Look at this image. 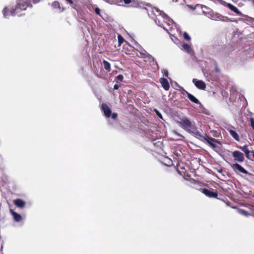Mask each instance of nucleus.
I'll return each mask as SVG.
<instances>
[{
    "instance_id": "1",
    "label": "nucleus",
    "mask_w": 254,
    "mask_h": 254,
    "mask_svg": "<svg viewBox=\"0 0 254 254\" xmlns=\"http://www.w3.org/2000/svg\"><path fill=\"white\" fill-rule=\"evenodd\" d=\"M32 3L31 0H19L17 3L15 7L12 8L10 10L11 16H21V14H19L22 10H25L28 7H32Z\"/></svg>"
},
{
    "instance_id": "2",
    "label": "nucleus",
    "mask_w": 254,
    "mask_h": 254,
    "mask_svg": "<svg viewBox=\"0 0 254 254\" xmlns=\"http://www.w3.org/2000/svg\"><path fill=\"white\" fill-rule=\"evenodd\" d=\"M180 126L184 129L189 132L191 131V129H194V126L192 125L191 122L187 118L181 119L180 121L178 122Z\"/></svg>"
},
{
    "instance_id": "3",
    "label": "nucleus",
    "mask_w": 254,
    "mask_h": 254,
    "mask_svg": "<svg viewBox=\"0 0 254 254\" xmlns=\"http://www.w3.org/2000/svg\"><path fill=\"white\" fill-rule=\"evenodd\" d=\"M123 1L126 4H130V6L133 7H137L139 6V2L136 0H111L110 2L118 5H121L120 3Z\"/></svg>"
},
{
    "instance_id": "4",
    "label": "nucleus",
    "mask_w": 254,
    "mask_h": 254,
    "mask_svg": "<svg viewBox=\"0 0 254 254\" xmlns=\"http://www.w3.org/2000/svg\"><path fill=\"white\" fill-rule=\"evenodd\" d=\"M165 162H163L162 163L166 166L171 167L173 166L174 168H175L176 166L175 164H176L178 169L179 167L181 169H183L184 168L180 165L179 160H165Z\"/></svg>"
},
{
    "instance_id": "5",
    "label": "nucleus",
    "mask_w": 254,
    "mask_h": 254,
    "mask_svg": "<svg viewBox=\"0 0 254 254\" xmlns=\"http://www.w3.org/2000/svg\"><path fill=\"white\" fill-rule=\"evenodd\" d=\"M224 5L229 8L231 11H233L237 15L239 16H243V14L235 6L231 3L225 2Z\"/></svg>"
},
{
    "instance_id": "6",
    "label": "nucleus",
    "mask_w": 254,
    "mask_h": 254,
    "mask_svg": "<svg viewBox=\"0 0 254 254\" xmlns=\"http://www.w3.org/2000/svg\"><path fill=\"white\" fill-rule=\"evenodd\" d=\"M192 82L194 84L195 86L199 89L205 90L206 88V84L202 80H199L193 78L192 79Z\"/></svg>"
},
{
    "instance_id": "7",
    "label": "nucleus",
    "mask_w": 254,
    "mask_h": 254,
    "mask_svg": "<svg viewBox=\"0 0 254 254\" xmlns=\"http://www.w3.org/2000/svg\"><path fill=\"white\" fill-rule=\"evenodd\" d=\"M102 110L103 111L104 115L106 117L109 118L111 116L112 114V111L108 105L104 103L102 104Z\"/></svg>"
},
{
    "instance_id": "8",
    "label": "nucleus",
    "mask_w": 254,
    "mask_h": 254,
    "mask_svg": "<svg viewBox=\"0 0 254 254\" xmlns=\"http://www.w3.org/2000/svg\"><path fill=\"white\" fill-rule=\"evenodd\" d=\"M233 169L237 173H242L244 174H247V171L244 169L239 164L236 163L234 164L232 166Z\"/></svg>"
},
{
    "instance_id": "9",
    "label": "nucleus",
    "mask_w": 254,
    "mask_h": 254,
    "mask_svg": "<svg viewBox=\"0 0 254 254\" xmlns=\"http://www.w3.org/2000/svg\"><path fill=\"white\" fill-rule=\"evenodd\" d=\"M204 140H205L208 144L213 149L217 147V145L214 142H217V139L213 138H209L208 137H203Z\"/></svg>"
},
{
    "instance_id": "10",
    "label": "nucleus",
    "mask_w": 254,
    "mask_h": 254,
    "mask_svg": "<svg viewBox=\"0 0 254 254\" xmlns=\"http://www.w3.org/2000/svg\"><path fill=\"white\" fill-rule=\"evenodd\" d=\"M202 192L206 196L209 197L215 198L217 196V193L216 192L211 191L207 189H202Z\"/></svg>"
},
{
    "instance_id": "11",
    "label": "nucleus",
    "mask_w": 254,
    "mask_h": 254,
    "mask_svg": "<svg viewBox=\"0 0 254 254\" xmlns=\"http://www.w3.org/2000/svg\"><path fill=\"white\" fill-rule=\"evenodd\" d=\"M233 49L228 46H225L221 48V51L222 54L226 57H229Z\"/></svg>"
},
{
    "instance_id": "12",
    "label": "nucleus",
    "mask_w": 254,
    "mask_h": 254,
    "mask_svg": "<svg viewBox=\"0 0 254 254\" xmlns=\"http://www.w3.org/2000/svg\"><path fill=\"white\" fill-rule=\"evenodd\" d=\"M160 82L161 83L162 86L164 90L167 91L169 89L170 85L166 78H161L160 79Z\"/></svg>"
},
{
    "instance_id": "13",
    "label": "nucleus",
    "mask_w": 254,
    "mask_h": 254,
    "mask_svg": "<svg viewBox=\"0 0 254 254\" xmlns=\"http://www.w3.org/2000/svg\"><path fill=\"white\" fill-rule=\"evenodd\" d=\"M13 202L16 206L20 208H24L26 205V202L21 199H16Z\"/></svg>"
},
{
    "instance_id": "14",
    "label": "nucleus",
    "mask_w": 254,
    "mask_h": 254,
    "mask_svg": "<svg viewBox=\"0 0 254 254\" xmlns=\"http://www.w3.org/2000/svg\"><path fill=\"white\" fill-rule=\"evenodd\" d=\"M10 214L13 216V219L16 222H19L22 220L21 216L15 212L12 209H10Z\"/></svg>"
},
{
    "instance_id": "15",
    "label": "nucleus",
    "mask_w": 254,
    "mask_h": 254,
    "mask_svg": "<svg viewBox=\"0 0 254 254\" xmlns=\"http://www.w3.org/2000/svg\"><path fill=\"white\" fill-rule=\"evenodd\" d=\"M185 92L187 94V97L189 99L190 101L196 104H200L201 105L200 102L193 95H192V94H191L190 93H189L186 91Z\"/></svg>"
},
{
    "instance_id": "16",
    "label": "nucleus",
    "mask_w": 254,
    "mask_h": 254,
    "mask_svg": "<svg viewBox=\"0 0 254 254\" xmlns=\"http://www.w3.org/2000/svg\"><path fill=\"white\" fill-rule=\"evenodd\" d=\"M232 154L235 159H244L243 154L239 151H235Z\"/></svg>"
},
{
    "instance_id": "17",
    "label": "nucleus",
    "mask_w": 254,
    "mask_h": 254,
    "mask_svg": "<svg viewBox=\"0 0 254 254\" xmlns=\"http://www.w3.org/2000/svg\"><path fill=\"white\" fill-rule=\"evenodd\" d=\"M52 6L54 9H57L58 8L59 9V11L60 12H62L64 10V7H61L60 6V3L58 1H55L52 3Z\"/></svg>"
},
{
    "instance_id": "18",
    "label": "nucleus",
    "mask_w": 254,
    "mask_h": 254,
    "mask_svg": "<svg viewBox=\"0 0 254 254\" xmlns=\"http://www.w3.org/2000/svg\"><path fill=\"white\" fill-rule=\"evenodd\" d=\"M67 3H69L73 8L76 9L79 0H65Z\"/></svg>"
},
{
    "instance_id": "19",
    "label": "nucleus",
    "mask_w": 254,
    "mask_h": 254,
    "mask_svg": "<svg viewBox=\"0 0 254 254\" xmlns=\"http://www.w3.org/2000/svg\"><path fill=\"white\" fill-rule=\"evenodd\" d=\"M230 135L237 141L240 140V137L237 132L233 130H230L229 131Z\"/></svg>"
},
{
    "instance_id": "20",
    "label": "nucleus",
    "mask_w": 254,
    "mask_h": 254,
    "mask_svg": "<svg viewBox=\"0 0 254 254\" xmlns=\"http://www.w3.org/2000/svg\"><path fill=\"white\" fill-rule=\"evenodd\" d=\"M103 64L104 65V67L105 69V70L108 72L110 71L111 70L110 64L105 60H103Z\"/></svg>"
},
{
    "instance_id": "21",
    "label": "nucleus",
    "mask_w": 254,
    "mask_h": 254,
    "mask_svg": "<svg viewBox=\"0 0 254 254\" xmlns=\"http://www.w3.org/2000/svg\"><path fill=\"white\" fill-rule=\"evenodd\" d=\"M190 133H192L196 136L204 137L201 135L200 132L197 130L195 127H194V129H191V131H189Z\"/></svg>"
},
{
    "instance_id": "22",
    "label": "nucleus",
    "mask_w": 254,
    "mask_h": 254,
    "mask_svg": "<svg viewBox=\"0 0 254 254\" xmlns=\"http://www.w3.org/2000/svg\"><path fill=\"white\" fill-rule=\"evenodd\" d=\"M118 39L119 46H121L122 44H123L124 42H125L124 38L123 37V36L121 34L118 35Z\"/></svg>"
},
{
    "instance_id": "23",
    "label": "nucleus",
    "mask_w": 254,
    "mask_h": 254,
    "mask_svg": "<svg viewBox=\"0 0 254 254\" xmlns=\"http://www.w3.org/2000/svg\"><path fill=\"white\" fill-rule=\"evenodd\" d=\"M182 47L184 50H185L186 52L189 53L191 51V47L190 46L188 45V44H184L182 45Z\"/></svg>"
},
{
    "instance_id": "24",
    "label": "nucleus",
    "mask_w": 254,
    "mask_h": 254,
    "mask_svg": "<svg viewBox=\"0 0 254 254\" xmlns=\"http://www.w3.org/2000/svg\"><path fill=\"white\" fill-rule=\"evenodd\" d=\"M9 9L7 7H5L3 8L2 10V13L4 17H7L9 16Z\"/></svg>"
},
{
    "instance_id": "25",
    "label": "nucleus",
    "mask_w": 254,
    "mask_h": 254,
    "mask_svg": "<svg viewBox=\"0 0 254 254\" xmlns=\"http://www.w3.org/2000/svg\"><path fill=\"white\" fill-rule=\"evenodd\" d=\"M243 151L245 152V153L246 154V157L247 158H249V153L251 152L248 149V148L247 147H245L243 148Z\"/></svg>"
},
{
    "instance_id": "26",
    "label": "nucleus",
    "mask_w": 254,
    "mask_h": 254,
    "mask_svg": "<svg viewBox=\"0 0 254 254\" xmlns=\"http://www.w3.org/2000/svg\"><path fill=\"white\" fill-rule=\"evenodd\" d=\"M238 211L241 214L245 215L246 216H248L249 215L248 212L246 211L245 210L239 209Z\"/></svg>"
},
{
    "instance_id": "27",
    "label": "nucleus",
    "mask_w": 254,
    "mask_h": 254,
    "mask_svg": "<svg viewBox=\"0 0 254 254\" xmlns=\"http://www.w3.org/2000/svg\"><path fill=\"white\" fill-rule=\"evenodd\" d=\"M183 37H184V38L185 40H187V41H190V36L189 35V34L186 32H185L184 33Z\"/></svg>"
},
{
    "instance_id": "28",
    "label": "nucleus",
    "mask_w": 254,
    "mask_h": 254,
    "mask_svg": "<svg viewBox=\"0 0 254 254\" xmlns=\"http://www.w3.org/2000/svg\"><path fill=\"white\" fill-rule=\"evenodd\" d=\"M124 79V76L122 74H119L116 77L117 81H122Z\"/></svg>"
},
{
    "instance_id": "29",
    "label": "nucleus",
    "mask_w": 254,
    "mask_h": 254,
    "mask_svg": "<svg viewBox=\"0 0 254 254\" xmlns=\"http://www.w3.org/2000/svg\"><path fill=\"white\" fill-rule=\"evenodd\" d=\"M249 121L250 122V125L251 127L254 130V118H250L249 119Z\"/></svg>"
},
{
    "instance_id": "30",
    "label": "nucleus",
    "mask_w": 254,
    "mask_h": 254,
    "mask_svg": "<svg viewBox=\"0 0 254 254\" xmlns=\"http://www.w3.org/2000/svg\"><path fill=\"white\" fill-rule=\"evenodd\" d=\"M154 111L158 117H159L160 119H162V116L161 114L157 109H155Z\"/></svg>"
},
{
    "instance_id": "31",
    "label": "nucleus",
    "mask_w": 254,
    "mask_h": 254,
    "mask_svg": "<svg viewBox=\"0 0 254 254\" xmlns=\"http://www.w3.org/2000/svg\"><path fill=\"white\" fill-rule=\"evenodd\" d=\"M175 133L178 135L180 138L178 139L177 140H182L185 137L184 136L182 135L181 134H179V133H177L176 131L175 132Z\"/></svg>"
},
{
    "instance_id": "32",
    "label": "nucleus",
    "mask_w": 254,
    "mask_h": 254,
    "mask_svg": "<svg viewBox=\"0 0 254 254\" xmlns=\"http://www.w3.org/2000/svg\"><path fill=\"white\" fill-rule=\"evenodd\" d=\"M199 5H200V4H196L195 6H193V5H189V4H188V5H187V6H188L189 7H190V9H193V10L195 9V7H196L197 6H199Z\"/></svg>"
},
{
    "instance_id": "33",
    "label": "nucleus",
    "mask_w": 254,
    "mask_h": 254,
    "mask_svg": "<svg viewBox=\"0 0 254 254\" xmlns=\"http://www.w3.org/2000/svg\"><path fill=\"white\" fill-rule=\"evenodd\" d=\"M95 11L97 14H98V15L100 14V9L99 8H98V7L96 8L95 9Z\"/></svg>"
},
{
    "instance_id": "34",
    "label": "nucleus",
    "mask_w": 254,
    "mask_h": 254,
    "mask_svg": "<svg viewBox=\"0 0 254 254\" xmlns=\"http://www.w3.org/2000/svg\"><path fill=\"white\" fill-rule=\"evenodd\" d=\"M118 115L117 113H113L112 114V118L114 119H116L117 118Z\"/></svg>"
},
{
    "instance_id": "35",
    "label": "nucleus",
    "mask_w": 254,
    "mask_h": 254,
    "mask_svg": "<svg viewBox=\"0 0 254 254\" xmlns=\"http://www.w3.org/2000/svg\"><path fill=\"white\" fill-rule=\"evenodd\" d=\"M40 0H31V2L33 4L37 3V2H39Z\"/></svg>"
},
{
    "instance_id": "36",
    "label": "nucleus",
    "mask_w": 254,
    "mask_h": 254,
    "mask_svg": "<svg viewBox=\"0 0 254 254\" xmlns=\"http://www.w3.org/2000/svg\"><path fill=\"white\" fill-rule=\"evenodd\" d=\"M120 87V85H119L118 84H115L114 86V89L115 90H117V89H118Z\"/></svg>"
},
{
    "instance_id": "37",
    "label": "nucleus",
    "mask_w": 254,
    "mask_h": 254,
    "mask_svg": "<svg viewBox=\"0 0 254 254\" xmlns=\"http://www.w3.org/2000/svg\"><path fill=\"white\" fill-rule=\"evenodd\" d=\"M164 75L166 77H168L169 73L167 70H165L164 72Z\"/></svg>"
},
{
    "instance_id": "38",
    "label": "nucleus",
    "mask_w": 254,
    "mask_h": 254,
    "mask_svg": "<svg viewBox=\"0 0 254 254\" xmlns=\"http://www.w3.org/2000/svg\"><path fill=\"white\" fill-rule=\"evenodd\" d=\"M252 211H253V215L254 216V206L252 208Z\"/></svg>"
},
{
    "instance_id": "39",
    "label": "nucleus",
    "mask_w": 254,
    "mask_h": 254,
    "mask_svg": "<svg viewBox=\"0 0 254 254\" xmlns=\"http://www.w3.org/2000/svg\"><path fill=\"white\" fill-rule=\"evenodd\" d=\"M251 153H252V155L254 157V151H253L251 152Z\"/></svg>"
},
{
    "instance_id": "40",
    "label": "nucleus",
    "mask_w": 254,
    "mask_h": 254,
    "mask_svg": "<svg viewBox=\"0 0 254 254\" xmlns=\"http://www.w3.org/2000/svg\"><path fill=\"white\" fill-rule=\"evenodd\" d=\"M237 160L239 162H242L244 160L240 159V160Z\"/></svg>"
},
{
    "instance_id": "41",
    "label": "nucleus",
    "mask_w": 254,
    "mask_h": 254,
    "mask_svg": "<svg viewBox=\"0 0 254 254\" xmlns=\"http://www.w3.org/2000/svg\"><path fill=\"white\" fill-rule=\"evenodd\" d=\"M251 1L253 2V5H254V0H251Z\"/></svg>"
},
{
    "instance_id": "42",
    "label": "nucleus",
    "mask_w": 254,
    "mask_h": 254,
    "mask_svg": "<svg viewBox=\"0 0 254 254\" xmlns=\"http://www.w3.org/2000/svg\"><path fill=\"white\" fill-rule=\"evenodd\" d=\"M250 115L251 116H252V115H253V113H252V112H251V113H250Z\"/></svg>"
},
{
    "instance_id": "43",
    "label": "nucleus",
    "mask_w": 254,
    "mask_h": 254,
    "mask_svg": "<svg viewBox=\"0 0 254 254\" xmlns=\"http://www.w3.org/2000/svg\"><path fill=\"white\" fill-rule=\"evenodd\" d=\"M222 171V170H219V171H218V172H221Z\"/></svg>"
},
{
    "instance_id": "44",
    "label": "nucleus",
    "mask_w": 254,
    "mask_h": 254,
    "mask_svg": "<svg viewBox=\"0 0 254 254\" xmlns=\"http://www.w3.org/2000/svg\"><path fill=\"white\" fill-rule=\"evenodd\" d=\"M166 158L167 159H170V158H169V157H166Z\"/></svg>"
},
{
    "instance_id": "45",
    "label": "nucleus",
    "mask_w": 254,
    "mask_h": 254,
    "mask_svg": "<svg viewBox=\"0 0 254 254\" xmlns=\"http://www.w3.org/2000/svg\"><path fill=\"white\" fill-rule=\"evenodd\" d=\"M216 71H218V69H216Z\"/></svg>"
}]
</instances>
